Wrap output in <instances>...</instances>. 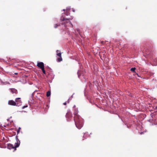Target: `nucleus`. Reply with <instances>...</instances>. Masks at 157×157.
I'll return each mask as SVG.
<instances>
[{"label":"nucleus","instance_id":"1","mask_svg":"<svg viewBox=\"0 0 157 157\" xmlns=\"http://www.w3.org/2000/svg\"><path fill=\"white\" fill-rule=\"evenodd\" d=\"M72 17H62L61 18L62 21V25H64L65 28L68 29V27L72 28L73 25L70 21L71 20Z\"/></svg>","mask_w":157,"mask_h":157},{"label":"nucleus","instance_id":"2","mask_svg":"<svg viewBox=\"0 0 157 157\" xmlns=\"http://www.w3.org/2000/svg\"><path fill=\"white\" fill-rule=\"evenodd\" d=\"M75 125L78 129H81L83 125V120L81 117L74 120Z\"/></svg>","mask_w":157,"mask_h":157},{"label":"nucleus","instance_id":"3","mask_svg":"<svg viewBox=\"0 0 157 157\" xmlns=\"http://www.w3.org/2000/svg\"><path fill=\"white\" fill-rule=\"evenodd\" d=\"M20 143V140L17 139V142L15 143L14 146L11 144H9L7 145V148L9 149H13L14 151H15L16 150V148L19 146Z\"/></svg>","mask_w":157,"mask_h":157},{"label":"nucleus","instance_id":"4","mask_svg":"<svg viewBox=\"0 0 157 157\" xmlns=\"http://www.w3.org/2000/svg\"><path fill=\"white\" fill-rule=\"evenodd\" d=\"M8 104L9 105H13V106H18V103L17 104L15 101H14L12 100H10L8 101Z\"/></svg>","mask_w":157,"mask_h":157},{"label":"nucleus","instance_id":"5","mask_svg":"<svg viewBox=\"0 0 157 157\" xmlns=\"http://www.w3.org/2000/svg\"><path fill=\"white\" fill-rule=\"evenodd\" d=\"M66 117L68 121L72 117V115L70 111H68L66 113Z\"/></svg>","mask_w":157,"mask_h":157},{"label":"nucleus","instance_id":"6","mask_svg":"<svg viewBox=\"0 0 157 157\" xmlns=\"http://www.w3.org/2000/svg\"><path fill=\"white\" fill-rule=\"evenodd\" d=\"M78 112L77 110L75 109L74 114V120L77 119L80 117H81L78 114Z\"/></svg>","mask_w":157,"mask_h":157},{"label":"nucleus","instance_id":"7","mask_svg":"<svg viewBox=\"0 0 157 157\" xmlns=\"http://www.w3.org/2000/svg\"><path fill=\"white\" fill-rule=\"evenodd\" d=\"M37 66L39 67L40 69L44 68V64L42 62H39L37 63Z\"/></svg>","mask_w":157,"mask_h":157},{"label":"nucleus","instance_id":"8","mask_svg":"<svg viewBox=\"0 0 157 157\" xmlns=\"http://www.w3.org/2000/svg\"><path fill=\"white\" fill-rule=\"evenodd\" d=\"M20 99V98H18L15 99V102H16L17 104L18 103V106L20 105L21 104V102Z\"/></svg>","mask_w":157,"mask_h":157},{"label":"nucleus","instance_id":"9","mask_svg":"<svg viewBox=\"0 0 157 157\" xmlns=\"http://www.w3.org/2000/svg\"><path fill=\"white\" fill-rule=\"evenodd\" d=\"M10 89L12 93H15V94H17V90L15 89L10 88Z\"/></svg>","mask_w":157,"mask_h":157},{"label":"nucleus","instance_id":"10","mask_svg":"<svg viewBox=\"0 0 157 157\" xmlns=\"http://www.w3.org/2000/svg\"><path fill=\"white\" fill-rule=\"evenodd\" d=\"M59 50H57L56 51L57 52V56H59V57H61V53L60 52H59Z\"/></svg>","mask_w":157,"mask_h":157},{"label":"nucleus","instance_id":"11","mask_svg":"<svg viewBox=\"0 0 157 157\" xmlns=\"http://www.w3.org/2000/svg\"><path fill=\"white\" fill-rule=\"evenodd\" d=\"M50 94H51V92H50V91H48V92H47L46 96H47V97H49V96L50 95Z\"/></svg>","mask_w":157,"mask_h":157},{"label":"nucleus","instance_id":"12","mask_svg":"<svg viewBox=\"0 0 157 157\" xmlns=\"http://www.w3.org/2000/svg\"><path fill=\"white\" fill-rule=\"evenodd\" d=\"M57 60L58 62H60L62 61V59L61 57H59V58H58L57 59Z\"/></svg>","mask_w":157,"mask_h":157},{"label":"nucleus","instance_id":"13","mask_svg":"<svg viewBox=\"0 0 157 157\" xmlns=\"http://www.w3.org/2000/svg\"><path fill=\"white\" fill-rule=\"evenodd\" d=\"M136 68L135 67H132L131 69V71L133 72H134Z\"/></svg>","mask_w":157,"mask_h":157},{"label":"nucleus","instance_id":"14","mask_svg":"<svg viewBox=\"0 0 157 157\" xmlns=\"http://www.w3.org/2000/svg\"><path fill=\"white\" fill-rule=\"evenodd\" d=\"M60 26V25L57 24H56V25H55L54 26V27L55 28H57V27L59 26Z\"/></svg>","mask_w":157,"mask_h":157},{"label":"nucleus","instance_id":"15","mask_svg":"<svg viewBox=\"0 0 157 157\" xmlns=\"http://www.w3.org/2000/svg\"><path fill=\"white\" fill-rule=\"evenodd\" d=\"M42 70V71L43 72V73L44 74H46V72H45V70H44V68H42V69H41Z\"/></svg>","mask_w":157,"mask_h":157},{"label":"nucleus","instance_id":"16","mask_svg":"<svg viewBox=\"0 0 157 157\" xmlns=\"http://www.w3.org/2000/svg\"><path fill=\"white\" fill-rule=\"evenodd\" d=\"M69 14V12L68 11V10H66V12H65V14L67 16H68Z\"/></svg>","mask_w":157,"mask_h":157},{"label":"nucleus","instance_id":"17","mask_svg":"<svg viewBox=\"0 0 157 157\" xmlns=\"http://www.w3.org/2000/svg\"><path fill=\"white\" fill-rule=\"evenodd\" d=\"M21 129V128L20 127H19L18 129L17 130V134L19 133Z\"/></svg>","mask_w":157,"mask_h":157},{"label":"nucleus","instance_id":"18","mask_svg":"<svg viewBox=\"0 0 157 157\" xmlns=\"http://www.w3.org/2000/svg\"><path fill=\"white\" fill-rule=\"evenodd\" d=\"M106 41H101V44H103L105 43Z\"/></svg>","mask_w":157,"mask_h":157},{"label":"nucleus","instance_id":"19","mask_svg":"<svg viewBox=\"0 0 157 157\" xmlns=\"http://www.w3.org/2000/svg\"><path fill=\"white\" fill-rule=\"evenodd\" d=\"M79 72H78V77H79L81 75H80V74H79Z\"/></svg>","mask_w":157,"mask_h":157},{"label":"nucleus","instance_id":"20","mask_svg":"<svg viewBox=\"0 0 157 157\" xmlns=\"http://www.w3.org/2000/svg\"><path fill=\"white\" fill-rule=\"evenodd\" d=\"M63 104L64 105H66V104H67V102H64V103H63Z\"/></svg>","mask_w":157,"mask_h":157},{"label":"nucleus","instance_id":"21","mask_svg":"<svg viewBox=\"0 0 157 157\" xmlns=\"http://www.w3.org/2000/svg\"><path fill=\"white\" fill-rule=\"evenodd\" d=\"M66 102H67L68 103H69V99H68Z\"/></svg>","mask_w":157,"mask_h":157},{"label":"nucleus","instance_id":"22","mask_svg":"<svg viewBox=\"0 0 157 157\" xmlns=\"http://www.w3.org/2000/svg\"><path fill=\"white\" fill-rule=\"evenodd\" d=\"M15 74H16V75H17V73H15Z\"/></svg>","mask_w":157,"mask_h":157}]
</instances>
